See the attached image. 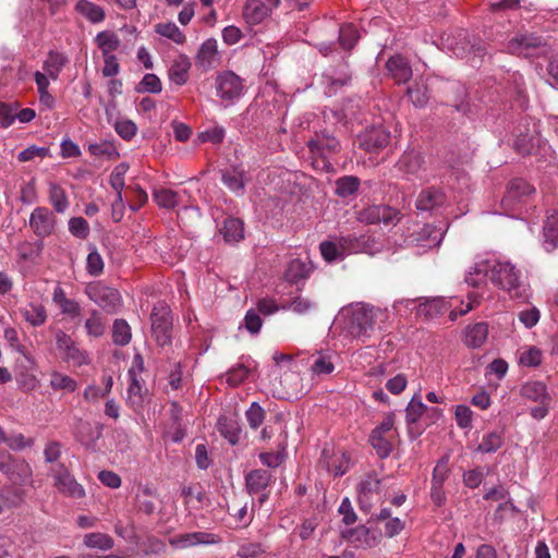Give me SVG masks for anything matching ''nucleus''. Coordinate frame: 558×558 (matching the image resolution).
Listing matches in <instances>:
<instances>
[{"label":"nucleus","mask_w":558,"mask_h":558,"mask_svg":"<svg viewBox=\"0 0 558 558\" xmlns=\"http://www.w3.org/2000/svg\"><path fill=\"white\" fill-rule=\"evenodd\" d=\"M447 311V303L441 298H434L420 303L416 315L425 319H433Z\"/></svg>","instance_id":"nucleus-32"},{"label":"nucleus","mask_w":558,"mask_h":558,"mask_svg":"<svg viewBox=\"0 0 558 558\" xmlns=\"http://www.w3.org/2000/svg\"><path fill=\"white\" fill-rule=\"evenodd\" d=\"M360 247V240L352 235L335 238L319 244L322 256L329 263L342 259L345 254L355 253Z\"/></svg>","instance_id":"nucleus-10"},{"label":"nucleus","mask_w":558,"mask_h":558,"mask_svg":"<svg viewBox=\"0 0 558 558\" xmlns=\"http://www.w3.org/2000/svg\"><path fill=\"white\" fill-rule=\"evenodd\" d=\"M381 490V480L375 472L368 473L359 485V499L361 502L367 501L373 495Z\"/></svg>","instance_id":"nucleus-34"},{"label":"nucleus","mask_w":558,"mask_h":558,"mask_svg":"<svg viewBox=\"0 0 558 558\" xmlns=\"http://www.w3.org/2000/svg\"><path fill=\"white\" fill-rule=\"evenodd\" d=\"M272 475L269 471L257 469L251 471L245 476L246 489L248 494L255 495L266 489L271 482Z\"/></svg>","instance_id":"nucleus-27"},{"label":"nucleus","mask_w":558,"mask_h":558,"mask_svg":"<svg viewBox=\"0 0 558 558\" xmlns=\"http://www.w3.org/2000/svg\"><path fill=\"white\" fill-rule=\"evenodd\" d=\"M272 9L260 0H248L243 7V19L250 25H257L268 17Z\"/></svg>","instance_id":"nucleus-22"},{"label":"nucleus","mask_w":558,"mask_h":558,"mask_svg":"<svg viewBox=\"0 0 558 558\" xmlns=\"http://www.w3.org/2000/svg\"><path fill=\"white\" fill-rule=\"evenodd\" d=\"M534 193V186L524 179H512L507 185V191L501 199V206L508 213H515L530 201Z\"/></svg>","instance_id":"nucleus-7"},{"label":"nucleus","mask_w":558,"mask_h":558,"mask_svg":"<svg viewBox=\"0 0 558 558\" xmlns=\"http://www.w3.org/2000/svg\"><path fill=\"white\" fill-rule=\"evenodd\" d=\"M52 301L58 305L62 314L72 318L77 317L81 313L80 304L75 300L66 298L64 290L60 286L54 288Z\"/></svg>","instance_id":"nucleus-28"},{"label":"nucleus","mask_w":558,"mask_h":558,"mask_svg":"<svg viewBox=\"0 0 558 558\" xmlns=\"http://www.w3.org/2000/svg\"><path fill=\"white\" fill-rule=\"evenodd\" d=\"M14 485L23 486L32 481L33 471L24 459H14L1 472Z\"/></svg>","instance_id":"nucleus-19"},{"label":"nucleus","mask_w":558,"mask_h":558,"mask_svg":"<svg viewBox=\"0 0 558 558\" xmlns=\"http://www.w3.org/2000/svg\"><path fill=\"white\" fill-rule=\"evenodd\" d=\"M49 474L53 478V486L59 493L70 498H83L85 489L77 483L69 469L62 464H54L49 469Z\"/></svg>","instance_id":"nucleus-9"},{"label":"nucleus","mask_w":558,"mask_h":558,"mask_svg":"<svg viewBox=\"0 0 558 558\" xmlns=\"http://www.w3.org/2000/svg\"><path fill=\"white\" fill-rule=\"evenodd\" d=\"M129 170V166L124 162L114 167L110 174V185L117 192V198L122 202V191L124 187V177Z\"/></svg>","instance_id":"nucleus-56"},{"label":"nucleus","mask_w":558,"mask_h":558,"mask_svg":"<svg viewBox=\"0 0 558 558\" xmlns=\"http://www.w3.org/2000/svg\"><path fill=\"white\" fill-rule=\"evenodd\" d=\"M83 543L86 547L109 550L113 547V538L105 533L93 532L85 534Z\"/></svg>","instance_id":"nucleus-48"},{"label":"nucleus","mask_w":558,"mask_h":558,"mask_svg":"<svg viewBox=\"0 0 558 558\" xmlns=\"http://www.w3.org/2000/svg\"><path fill=\"white\" fill-rule=\"evenodd\" d=\"M325 77L329 85V93L347 85L351 81V74L348 71L347 64H342L338 70H331Z\"/></svg>","instance_id":"nucleus-49"},{"label":"nucleus","mask_w":558,"mask_h":558,"mask_svg":"<svg viewBox=\"0 0 558 558\" xmlns=\"http://www.w3.org/2000/svg\"><path fill=\"white\" fill-rule=\"evenodd\" d=\"M544 247L550 252L558 245V209L551 210L543 227Z\"/></svg>","instance_id":"nucleus-26"},{"label":"nucleus","mask_w":558,"mask_h":558,"mask_svg":"<svg viewBox=\"0 0 558 558\" xmlns=\"http://www.w3.org/2000/svg\"><path fill=\"white\" fill-rule=\"evenodd\" d=\"M360 186V180L353 175H345L336 181V193L340 197L353 195Z\"/></svg>","instance_id":"nucleus-55"},{"label":"nucleus","mask_w":558,"mask_h":558,"mask_svg":"<svg viewBox=\"0 0 558 558\" xmlns=\"http://www.w3.org/2000/svg\"><path fill=\"white\" fill-rule=\"evenodd\" d=\"M24 319L34 327L44 325L47 320V312L43 304L29 303L21 310Z\"/></svg>","instance_id":"nucleus-41"},{"label":"nucleus","mask_w":558,"mask_h":558,"mask_svg":"<svg viewBox=\"0 0 558 558\" xmlns=\"http://www.w3.org/2000/svg\"><path fill=\"white\" fill-rule=\"evenodd\" d=\"M114 130L125 141L132 140L137 133V125L130 119H120L114 123Z\"/></svg>","instance_id":"nucleus-62"},{"label":"nucleus","mask_w":558,"mask_h":558,"mask_svg":"<svg viewBox=\"0 0 558 558\" xmlns=\"http://www.w3.org/2000/svg\"><path fill=\"white\" fill-rule=\"evenodd\" d=\"M408 96L416 107L425 106L429 98L426 85L418 82L408 88Z\"/></svg>","instance_id":"nucleus-59"},{"label":"nucleus","mask_w":558,"mask_h":558,"mask_svg":"<svg viewBox=\"0 0 558 558\" xmlns=\"http://www.w3.org/2000/svg\"><path fill=\"white\" fill-rule=\"evenodd\" d=\"M104 259L96 247H92L86 258V270L90 276H99L104 271Z\"/></svg>","instance_id":"nucleus-61"},{"label":"nucleus","mask_w":558,"mask_h":558,"mask_svg":"<svg viewBox=\"0 0 558 558\" xmlns=\"http://www.w3.org/2000/svg\"><path fill=\"white\" fill-rule=\"evenodd\" d=\"M393 417L388 415L377 427L373 429L369 436V441L373 448L381 459L389 457L393 449V442L397 438V433L393 428Z\"/></svg>","instance_id":"nucleus-8"},{"label":"nucleus","mask_w":558,"mask_h":558,"mask_svg":"<svg viewBox=\"0 0 558 558\" xmlns=\"http://www.w3.org/2000/svg\"><path fill=\"white\" fill-rule=\"evenodd\" d=\"M448 204L446 193L438 187H427L421 191L416 198V208L421 211H432L445 207Z\"/></svg>","instance_id":"nucleus-17"},{"label":"nucleus","mask_w":558,"mask_h":558,"mask_svg":"<svg viewBox=\"0 0 558 558\" xmlns=\"http://www.w3.org/2000/svg\"><path fill=\"white\" fill-rule=\"evenodd\" d=\"M56 347L62 354L64 362L74 366H82L88 364V354L86 351L80 349L75 341L61 329H58L54 335Z\"/></svg>","instance_id":"nucleus-12"},{"label":"nucleus","mask_w":558,"mask_h":558,"mask_svg":"<svg viewBox=\"0 0 558 558\" xmlns=\"http://www.w3.org/2000/svg\"><path fill=\"white\" fill-rule=\"evenodd\" d=\"M488 336V326L486 323H476L473 325H469L464 331V343L469 348H480L482 347Z\"/></svg>","instance_id":"nucleus-29"},{"label":"nucleus","mask_w":558,"mask_h":558,"mask_svg":"<svg viewBox=\"0 0 558 558\" xmlns=\"http://www.w3.org/2000/svg\"><path fill=\"white\" fill-rule=\"evenodd\" d=\"M85 329L87 335L94 338L101 337L105 333L106 320L97 310L90 311L89 317L85 320Z\"/></svg>","instance_id":"nucleus-50"},{"label":"nucleus","mask_w":558,"mask_h":558,"mask_svg":"<svg viewBox=\"0 0 558 558\" xmlns=\"http://www.w3.org/2000/svg\"><path fill=\"white\" fill-rule=\"evenodd\" d=\"M543 354L536 347L523 349L519 355V363L529 367H536L542 363Z\"/></svg>","instance_id":"nucleus-60"},{"label":"nucleus","mask_w":558,"mask_h":558,"mask_svg":"<svg viewBox=\"0 0 558 558\" xmlns=\"http://www.w3.org/2000/svg\"><path fill=\"white\" fill-rule=\"evenodd\" d=\"M68 58L63 53L51 50L43 68L50 78L57 80Z\"/></svg>","instance_id":"nucleus-39"},{"label":"nucleus","mask_w":558,"mask_h":558,"mask_svg":"<svg viewBox=\"0 0 558 558\" xmlns=\"http://www.w3.org/2000/svg\"><path fill=\"white\" fill-rule=\"evenodd\" d=\"M181 495L185 499V506L196 510H198L207 500L206 493L199 486H183L181 489Z\"/></svg>","instance_id":"nucleus-42"},{"label":"nucleus","mask_w":558,"mask_h":558,"mask_svg":"<svg viewBox=\"0 0 558 558\" xmlns=\"http://www.w3.org/2000/svg\"><path fill=\"white\" fill-rule=\"evenodd\" d=\"M223 184L236 194H243L245 189V171L240 167H233L222 172Z\"/></svg>","instance_id":"nucleus-31"},{"label":"nucleus","mask_w":558,"mask_h":558,"mask_svg":"<svg viewBox=\"0 0 558 558\" xmlns=\"http://www.w3.org/2000/svg\"><path fill=\"white\" fill-rule=\"evenodd\" d=\"M226 242H238L244 236V223L239 218L229 217L220 229Z\"/></svg>","instance_id":"nucleus-37"},{"label":"nucleus","mask_w":558,"mask_h":558,"mask_svg":"<svg viewBox=\"0 0 558 558\" xmlns=\"http://www.w3.org/2000/svg\"><path fill=\"white\" fill-rule=\"evenodd\" d=\"M88 151L95 157H106L110 160L117 159L120 156L114 144L108 141L89 144Z\"/></svg>","instance_id":"nucleus-54"},{"label":"nucleus","mask_w":558,"mask_h":558,"mask_svg":"<svg viewBox=\"0 0 558 558\" xmlns=\"http://www.w3.org/2000/svg\"><path fill=\"white\" fill-rule=\"evenodd\" d=\"M256 368V364L251 359H241V361L230 368L226 374V381L231 387L241 385Z\"/></svg>","instance_id":"nucleus-23"},{"label":"nucleus","mask_w":558,"mask_h":558,"mask_svg":"<svg viewBox=\"0 0 558 558\" xmlns=\"http://www.w3.org/2000/svg\"><path fill=\"white\" fill-rule=\"evenodd\" d=\"M132 339L131 327L125 319H116L112 326V341L117 345L124 347Z\"/></svg>","instance_id":"nucleus-51"},{"label":"nucleus","mask_w":558,"mask_h":558,"mask_svg":"<svg viewBox=\"0 0 558 558\" xmlns=\"http://www.w3.org/2000/svg\"><path fill=\"white\" fill-rule=\"evenodd\" d=\"M217 428L231 445H235L240 440L241 428L236 421L222 416L217 422Z\"/></svg>","instance_id":"nucleus-44"},{"label":"nucleus","mask_w":558,"mask_h":558,"mask_svg":"<svg viewBox=\"0 0 558 558\" xmlns=\"http://www.w3.org/2000/svg\"><path fill=\"white\" fill-rule=\"evenodd\" d=\"M489 278L490 282L506 291L512 299H526L527 286L522 280L521 271L508 260L481 259L475 262L465 275V282L478 287Z\"/></svg>","instance_id":"nucleus-1"},{"label":"nucleus","mask_w":558,"mask_h":558,"mask_svg":"<svg viewBox=\"0 0 558 558\" xmlns=\"http://www.w3.org/2000/svg\"><path fill=\"white\" fill-rule=\"evenodd\" d=\"M219 543H221V537L210 532L183 533L169 539V544L175 549H186L199 545H216Z\"/></svg>","instance_id":"nucleus-14"},{"label":"nucleus","mask_w":558,"mask_h":558,"mask_svg":"<svg viewBox=\"0 0 558 558\" xmlns=\"http://www.w3.org/2000/svg\"><path fill=\"white\" fill-rule=\"evenodd\" d=\"M521 396L538 403H549L550 397L546 386L541 381H529L521 388Z\"/></svg>","instance_id":"nucleus-35"},{"label":"nucleus","mask_w":558,"mask_h":558,"mask_svg":"<svg viewBox=\"0 0 558 558\" xmlns=\"http://www.w3.org/2000/svg\"><path fill=\"white\" fill-rule=\"evenodd\" d=\"M215 89L225 106H231L244 93L243 80L232 71L219 72L215 78Z\"/></svg>","instance_id":"nucleus-6"},{"label":"nucleus","mask_w":558,"mask_h":558,"mask_svg":"<svg viewBox=\"0 0 558 558\" xmlns=\"http://www.w3.org/2000/svg\"><path fill=\"white\" fill-rule=\"evenodd\" d=\"M150 329L151 336L159 347L171 344L173 317L171 308L165 301H159L153 306Z\"/></svg>","instance_id":"nucleus-3"},{"label":"nucleus","mask_w":558,"mask_h":558,"mask_svg":"<svg viewBox=\"0 0 558 558\" xmlns=\"http://www.w3.org/2000/svg\"><path fill=\"white\" fill-rule=\"evenodd\" d=\"M325 464L333 476H342L349 470L350 458L342 451L332 452L330 457H326Z\"/></svg>","instance_id":"nucleus-38"},{"label":"nucleus","mask_w":558,"mask_h":558,"mask_svg":"<svg viewBox=\"0 0 558 558\" xmlns=\"http://www.w3.org/2000/svg\"><path fill=\"white\" fill-rule=\"evenodd\" d=\"M504 444V435L501 432H489L483 436L481 444L477 447V451L483 453L496 452Z\"/></svg>","instance_id":"nucleus-52"},{"label":"nucleus","mask_w":558,"mask_h":558,"mask_svg":"<svg viewBox=\"0 0 558 558\" xmlns=\"http://www.w3.org/2000/svg\"><path fill=\"white\" fill-rule=\"evenodd\" d=\"M389 312L365 303H355L342 307L337 316L341 331L354 339H368L377 328L384 330Z\"/></svg>","instance_id":"nucleus-2"},{"label":"nucleus","mask_w":558,"mask_h":558,"mask_svg":"<svg viewBox=\"0 0 558 558\" xmlns=\"http://www.w3.org/2000/svg\"><path fill=\"white\" fill-rule=\"evenodd\" d=\"M401 214L399 210L384 205L368 206L357 214V219L364 223H378L383 222L386 226L396 225L400 220Z\"/></svg>","instance_id":"nucleus-13"},{"label":"nucleus","mask_w":558,"mask_h":558,"mask_svg":"<svg viewBox=\"0 0 558 558\" xmlns=\"http://www.w3.org/2000/svg\"><path fill=\"white\" fill-rule=\"evenodd\" d=\"M359 146L367 153L377 154L390 142V133L381 126L372 128L357 137Z\"/></svg>","instance_id":"nucleus-16"},{"label":"nucleus","mask_w":558,"mask_h":558,"mask_svg":"<svg viewBox=\"0 0 558 558\" xmlns=\"http://www.w3.org/2000/svg\"><path fill=\"white\" fill-rule=\"evenodd\" d=\"M130 385L128 388V400L134 410L143 407L144 393L146 389L142 386L137 377H130Z\"/></svg>","instance_id":"nucleus-53"},{"label":"nucleus","mask_w":558,"mask_h":558,"mask_svg":"<svg viewBox=\"0 0 558 558\" xmlns=\"http://www.w3.org/2000/svg\"><path fill=\"white\" fill-rule=\"evenodd\" d=\"M386 69L391 78L398 84L407 83L413 74L409 61L400 54L389 58L386 62Z\"/></svg>","instance_id":"nucleus-20"},{"label":"nucleus","mask_w":558,"mask_h":558,"mask_svg":"<svg viewBox=\"0 0 558 558\" xmlns=\"http://www.w3.org/2000/svg\"><path fill=\"white\" fill-rule=\"evenodd\" d=\"M29 227L38 238H47L54 231L56 216L47 207H36L29 216Z\"/></svg>","instance_id":"nucleus-15"},{"label":"nucleus","mask_w":558,"mask_h":558,"mask_svg":"<svg viewBox=\"0 0 558 558\" xmlns=\"http://www.w3.org/2000/svg\"><path fill=\"white\" fill-rule=\"evenodd\" d=\"M153 197L159 207L166 209H173L181 202V194L167 187L155 189Z\"/></svg>","instance_id":"nucleus-36"},{"label":"nucleus","mask_w":558,"mask_h":558,"mask_svg":"<svg viewBox=\"0 0 558 558\" xmlns=\"http://www.w3.org/2000/svg\"><path fill=\"white\" fill-rule=\"evenodd\" d=\"M161 90V81L156 74L153 73L145 74L136 87V92L138 93L159 94Z\"/></svg>","instance_id":"nucleus-58"},{"label":"nucleus","mask_w":558,"mask_h":558,"mask_svg":"<svg viewBox=\"0 0 558 558\" xmlns=\"http://www.w3.org/2000/svg\"><path fill=\"white\" fill-rule=\"evenodd\" d=\"M308 148L312 157L315 158L314 167L328 168V156L339 150V141L327 133L316 134L315 138L308 141Z\"/></svg>","instance_id":"nucleus-11"},{"label":"nucleus","mask_w":558,"mask_h":558,"mask_svg":"<svg viewBox=\"0 0 558 558\" xmlns=\"http://www.w3.org/2000/svg\"><path fill=\"white\" fill-rule=\"evenodd\" d=\"M445 230L441 227L424 225L417 232L416 241L423 248L438 247L444 239Z\"/></svg>","instance_id":"nucleus-25"},{"label":"nucleus","mask_w":558,"mask_h":558,"mask_svg":"<svg viewBox=\"0 0 558 558\" xmlns=\"http://www.w3.org/2000/svg\"><path fill=\"white\" fill-rule=\"evenodd\" d=\"M506 51L524 58H538L549 51L547 43L532 33H520L508 40Z\"/></svg>","instance_id":"nucleus-4"},{"label":"nucleus","mask_w":558,"mask_h":558,"mask_svg":"<svg viewBox=\"0 0 558 558\" xmlns=\"http://www.w3.org/2000/svg\"><path fill=\"white\" fill-rule=\"evenodd\" d=\"M49 386L56 391L73 392L77 388V383L69 375L53 371L50 374Z\"/></svg>","instance_id":"nucleus-47"},{"label":"nucleus","mask_w":558,"mask_h":558,"mask_svg":"<svg viewBox=\"0 0 558 558\" xmlns=\"http://www.w3.org/2000/svg\"><path fill=\"white\" fill-rule=\"evenodd\" d=\"M195 62L196 65L205 72L219 65L220 57L215 38H209L201 45L195 57Z\"/></svg>","instance_id":"nucleus-18"},{"label":"nucleus","mask_w":558,"mask_h":558,"mask_svg":"<svg viewBox=\"0 0 558 558\" xmlns=\"http://www.w3.org/2000/svg\"><path fill=\"white\" fill-rule=\"evenodd\" d=\"M423 163L424 161L421 154L411 150L402 155L397 163V167L399 171L405 174L409 179L422 178V172H424Z\"/></svg>","instance_id":"nucleus-21"},{"label":"nucleus","mask_w":558,"mask_h":558,"mask_svg":"<svg viewBox=\"0 0 558 558\" xmlns=\"http://www.w3.org/2000/svg\"><path fill=\"white\" fill-rule=\"evenodd\" d=\"M75 10L90 23H100L105 20L104 9L88 0L77 1Z\"/></svg>","instance_id":"nucleus-40"},{"label":"nucleus","mask_w":558,"mask_h":558,"mask_svg":"<svg viewBox=\"0 0 558 558\" xmlns=\"http://www.w3.org/2000/svg\"><path fill=\"white\" fill-rule=\"evenodd\" d=\"M245 416L251 428L257 429L265 420V411L257 402H253L247 409Z\"/></svg>","instance_id":"nucleus-63"},{"label":"nucleus","mask_w":558,"mask_h":558,"mask_svg":"<svg viewBox=\"0 0 558 558\" xmlns=\"http://www.w3.org/2000/svg\"><path fill=\"white\" fill-rule=\"evenodd\" d=\"M454 418H456L457 425L460 428H463V429L472 428L473 412L468 405H464V404L457 405L454 409Z\"/></svg>","instance_id":"nucleus-64"},{"label":"nucleus","mask_w":558,"mask_h":558,"mask_svg":"<svg viewBox=\"0 0 558 558\" xmlns=\"http://www.w3.org/2000/svg\"><path fill=\"white\" fill-rule=\"evenodd\" d=\"M85 294L108 314L117 313L122 306L119 291L101 281L89 282L85 287Z\"/></svg>","instance_id":"nucleus-5"},{"label":"nucleus","mask_w":558,"mask_h":558,"mask_svg":"<svg viewBox=\"0 0 558 558\" xmlns=\"http://www.w3.org/2000/svg\"><path fill=\"white\" fill-rule=\"evenodd\" d=\"M192 62L186 54H179L169 68V78L175 85L182 86L189 81Z\"/></svg>","instance_id":"nucleus-24"},{"label":"nucleus","mask_w":558,"mask_h":558,"mask_svg":"<svg viewBox=\"0 0 558 558\" xmlns=\"http://www.w3.org/2000/svg\"><path fill=\"white\" fill-rule=\"evenodd\" d=\"M95 43L102 56L112 54L120 47L118 35L111 31H102L95 37Z\"/></svg>","instance_id":"nucleus-43"},{"label":"nucleus","mask_w":558,"mask_h":558,"mask_svg":"<svg viewBox=\"0 0 558 558\" xmlns=\"http://www.w3.org/2000/svg\"><path fill=\"white\" fill-rule=\"evenodd\" d=\"M357 38V31L352 24H344L339 28L338 40L343 49H352Z\"/></svg>","instance_id":"nucleus-57"},{"label":"nucleus","mask_w":558,"mask_h":558,"mask_svg":"<svg viewBox=\"0 0 558 558\" xmlns=\"http://www.w3.org/2000/svg\"><path fill=\"white\" fill-rule=\"evenodd\" d=\"M48 196L53 210L58 214H63L70 206V202L65 190L56 182H49Z\"/></svg>","instance_id":"nucleus-33"},{"label":"nucleus","mask_w":558,"mask_h":558,"mask_svg":"<svg viewBox=\"0 0 558 558\" xmlns=\"http://www.w3.org/2000/svg\"><path fill=\"white\" fill-rule=\"evenodd\" d=\"M312 270L313 266L310 262L295 258L288 264L284 277L289 282L298 283L306 279Z\"/></svg>","instance_id":"nucleus-30"},{"label":"nucleus","mask_w":558,"mask_h":558,"mask_svg":"<svg viewBox=\"0 0 558 558\" xmlns=\"http://www.w3.org/2000/svg\"><path fill=\"white\" fill-rule=\"evenodd\" d=\"M313 363L311 364V373L315 377L329 375L333 372L335 365L331 355L317 353L312 355Z\"/></svg>","instance_id":"nucleus-46"},{"label":"nucleus","mask_w":558,"mask_h":558,"mask_svg":"<svg viewBox=\"0 0 558 558\" xmlns=\"http://www.w3.org/2000/svg\"><path fill=\"white\" fill-rule=\"evenodd\" d=\"M155 32L161 37L170 39L177 45H183L186 40L184 33L173 22L156 24Z\"/></svg>","instance_id":"nucleus-45"}]
</instances>
